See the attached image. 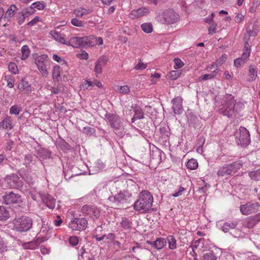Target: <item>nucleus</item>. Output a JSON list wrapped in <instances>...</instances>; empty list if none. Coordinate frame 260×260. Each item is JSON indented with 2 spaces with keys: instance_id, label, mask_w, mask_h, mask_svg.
<instances>
[{
  "instance_id": "1",
  "label": "nucleus",
  "mask_w": 260,
  "mask_h": 260,
  "mask_svg": "<svg viewBox=\"0 0 260 260\" xmlns=\"http://www.w3.org/2000/svg\"><path fill=\"white\" fill-rule=\"evenodd\" d=\"M153 197L147 190H143L139 194L138 199L134 204L136 210L146 211L151 207L153 202Z\"/></svg>"
},
{
  "instance_id": "2",
  "label": "nucleus",
  "mask_w": 260,
  "mask_h": 260,
  "mask_svg": "<svg viewBox=\"0 0 260 260\" xmlns=\"http://www.w3.org/2000/svg\"><path fill=\"white\" fill-rule=\"evenodd\" d=\"M236 101L231 94H226L223 99L222 103L219 106V112L224 116L230 117L234 112Z\"/></svg>"
},
{
  "instance_id": "3",
  "label": "nucleus",
  "mask_w": 260,
  "mask_h": 260,
  "mask_svg": "<svg viewBox=\"0 0 260 260\" xmlns=\"http://www.w3.org/2000/svg\"><path fill=\"white\" fill-rule=\"evenodd\" d=\"M157 18L158 20L162 24H172L178 21L179 16L174 10L167 9L160 13Z\"/></svg>"
},
{
  "instance_id": "4",
  "label": "nucleus",
  "mask_w": 260,
  "mask_h": 260,
  "mask_svg": "<svg viewBox=\"0 0 260 260\" xmlns=\"http://www.w3.org/2000/svg\"><path fill=\"white\" fill-rule=\"evenodd\" d=\"M35 63L42 75L43 77H47L49 74L47 67L49 64L48 56L46 54L38 56L35 59Z\"/></svg>"
},
{
  "instance_id": "5",
  "label": "nucleus",
  "mask_w": 260,
  "mask_h": 260,
  "mask_svg": "<svg viewBox=\"0 0 260 260\" xmlns=\"http://www.w3.org/2000/svg\"><path fill=\"white\" fill-rule=\"evenodd\" d=\"M31 219L27 217H22L16 220L15 226L17 231L26 232L32 226Z\"/></svg>"
},
{
  "instance_id": "6",
  "label": "nucleus",
  "mask_w": 260,
  "mask_h": 260,
  "mask_svg": "<svg viewBox=\"0 0 260 260\" xmlns=\"http://www.w3.org/2000/svg\"><path fill=\"white\" fill-rule=\"evenodd\" d=\"M87 220L84 218L75 217L69 222V227L74 231H84L87 226Z\"/></svg>"
},
{
  "instance_id": "7",
  "label": "nucleus",
  "mask_w": 260,
  "mask_h": 260,
  "mask_svg": "<svg viewBox=\"0 0 260 260\" xmlns=\"http://www.w3.org/2000/svg\"><path fill=\"white\" fill-rule=\"evenodd\" d=\"M242 167V165L238 162H234L230 165L222 167L217 172V175L220 176H224L231 175L237 172Z\"/></svg>"
},
{
  "instance_id": "8",
  "label": "nucleus",
  "mask_w": 260,
  "mask_h": 260,
  "mask_svg": "<svg viewBox=\"0 0 260 260\" xmlns=\"http://www.w3.org/2000/svg\"><path fill=\"white\" fill-rule=\"evenodd\" d=\"M103 44V40L101 37H96L93 35L83 37V47H92Z\"/></svg>"
},
{
  "instance_id": "9",
  "label": "nucleus",
  "mask_w": 260,
  "mask_h": 260,
  "mask_svg": "<svg viewBox=\"0 0 260 260\" xmlns=\"http://www.w3.org/2000/svg\"><path fill=\"white\" fill-rule=\"evenodd\" d=\"M260 221V212L254 216L247 217L243 222V227L249 229L253 228Z\"/></svg>"
},
{
  "instance_id": "10",
  "label": "nucleus",
  "mask_w": 260,
  "mask_h": 260,
  "mask_svg": "<svg viewBox=\"0 0 260 260\" xmlns=\"http://www.w3.org/2000/svg\"><path fill=\"white\" fill-rule=\"evenodd\" d=\"M5 181L7 184V187L16 188L21 186V183L19 181V177L16 174L7 176Z\"/></svg>"
},
{
  "instance_id": "11",
  "label": "nucleus",
  "mask_w": 260,
  "mask_h": 260,
  "mask_svg": "<svg viewBox=\"0 0 260 260\" xmlns=\"http://www.w3.org/2000/svg\"><path fill=\"white\" fill-rule=\"evenodd\" d=\"M149 12L148 9L146 7H142L138 9L133 10L129 14L128 16L130 18L135 19L146 16Z\"/></svg>"
},
{
  "instance_id": "12",
  "label": "nucleus",
  "mask_w": 260,
  "mask_h": 260,
  "mask_svg": "<svg viewBox=\"0 0 260 260\" xmlns=\"http://www.w3.org/2000/svg\"><path fill=\"white\" fill-rule=\"evenodd\" d=\"M4 200L5 203L8 205L18 203L20 200V196L13 191L6 193L5 196H4Z\"/></svg>"
},
{
  "instance_id": "13",
  "label": "nucleus",
  "mask_w": 260,
  "mask_h": 260,
  "mask_svg": "<svg viewBox=\"0 0 260 260\" xmlns=\"http://www.w3.org/2000/svg\"><path fill=\"white\" fill-rule=\"evenodd\" d=\"M182 99L181 97L178 96L174 98L172 100V103L173 104L172 108L174 110V112L176 114H179L182 111Z\"/></svg>"
},
{
  "instance_id": "14",
  "label": "nucleus",
  "mask_w": 260,
  "mask_h": 260,
  "mask_svg": "<svg viewBox=\"0 0 260 260\" xmlns=\"http://www.w3.org/2000/svg\"><path fill=\"white\" fill-rule=\"evenodd\" d=\"M50 35L58 43L68 45V41L66 40L64 34L52 30L50 31Z\"/></svg>"
},
{
  "instance_id": "15",
  "label": "nucleus",
  "mask_w": 260,
  "mask_h": 260,
  "mask_svg": "<svg viewBox=\"0 0 260 260\" xmlns=\"http://www.w3.org/2000/svg\"><path fill=\"white\" fill-rule=\"evenodd\" d=\"M239 139L243 144L247 145L250 142V135L248 131L244 127H240Z\"/></svg>"
},
{
  "instance_id": "16",
  "label": "nucleus",
  "mask_w": 260,
  "mask_h": 260,
  "mask_svg": "<svg viewBox=\"0 0 260 260\" xmlns=\"http://www.w3.org/2000/svg\"><path fill=\"white\" fill-rule=\"evenodd\" d=\"M259 205L257 202H251L241 206L240 211H255L258 210Z\"/></svg>"
},
{
  "instance_id": "17",
  "label": "nucleus",
  "mask_w": 260,
  "mask_h": 260,
  "mask_svg": "<svg viewBox=\"0 0 260 260\" xmlns=\"http://www.w3.org/2000/svg\"><path fill=\"white\" fill-rule=\"evenodd\" d=\"M106 62L107 60L104 57H100L96 61L94 71L97 77H99L100 75H101L103 67L106 64Z\"/></svg>"
},
{
  "instance_id": "18",
  "label": "nucleus",
  "mask_w": 260,
  "mask_h": 260,
  "mask_svg": "<svg viewBox=\"0 0 260 260\" xmlns=\"http://www.w3.org/2000/svg\"><path fill=\"white\" fill-rule=\"evenodd\" d=\"M68 46H72L74 48L83 47V37L71 38L68 42Z\"/></svg>"
},
{
  "instance_id": "19",
  "label": "nucleus",
  "mask_w": 260,
  "mask_h": 260,
  "mask_svg": "<svg viewBox=\"0 0 260 260\" xmlns=\"http://www.w3.org/2000/svg\"><path fill=\"white\" fill-rule=\"evenodd\" d=\"M107 119L113 128L117 129L120 126L121 121L118 115L109 114L107 116Z\"/></svg>"
},
{
  "instance_id": "20",
  "label": "nucleus",
  "mask_w": 260,
  "mask_h": 260,
  "mask_svg": "<svg viewBox=\"0 0 260 260\" xmlns=\"http://www.w3.org/2000/svg\"><path fill=\"white\" fill-rule=\"evenodd\" d=\"M17 88L20 91H24L26 93H29L31 91V87L28 82L24 79L19 82Z\"/></svg>"
},
{
  "instance_id": "21",
  "label": "nucleus",
  "mask_w": 260,
  "mask_h": 260,
  "mask_svg": "<svg viewBox=\"0 0 260 260\" xmlns=\"http://www.w3.org/2000/svg\"><path fill=\"white\" fill-rule=\"evenodd\" d=\"M92 11L90 9H86L83 7H79L75 9L74 11V14L77 17H84L90 14Z\"/></svg>"
},
{
  "instance_id": "22",
  "label": "nucleus",
  "mask_w": 260,
  "mask_h": 260,
  "mask_svg": "<svg viewBox=\"0 0 260 260\" xmlns=\"http://www.w3.org/2000/svg\"><path fill=\"white\" fill-rule=\"evenodd\" d=\"M257 76V68L254 65H251L249 68L248 81H254Z\"/></svg>"
},
{
  "instance_id": "23",
  "label": "nucleus",
  "mask_w": 260,
  "mask_h": 260,
  "mask_svg": "<svg viewBox=\"0 0 260 260\" xmlns=\"http://www.w3.org/2000/svg\"><path fill=\"white\" fill-rule=\"evenodd\" d=\"M17 11V8L15 5H11L4 15L5 20H9L13 16L15 15Z\"/></svg>"
},
{
  "instance_id": "24",
  "label": "nucleus",
  "mask_w": 260,
  "mask_h": 260,
  "mask_svg": "<svg viewBox=\"0 0 260 260\" xmlns=\"http://www.w3.org/2000/svg\"><path fill=\"white\" fill-rule=\"evenodd\" d=\"M43 200L45 201L47 206L50 209L53 210L54 209L55 206V201L52 197L47 194L44 195Z\"/></svg>"
},
{
  "instance_id": "25",
  "label": "nucleus",
  "mask_w": 260,
  "mask_h": 260,
  "mask_svg": "<svg viewBox=\"0 0 260 260\" xmlns=\"http://www.w3.org/2000/svg\"><path fill=\"white\" fill-rule=\"evenodd\" d=\"M251 46L248 42H246L243 49V52L240 58L243 60V63H245L250 53Z\"/></svg>"
},
{
  "instance_id": "26",
  "label": "nucleus",
  "mask_w": 260,
  "mask_h": 260,
  "mask_svg": "<svg viewBox=\"0 0 260 260\" xmlns=\"http://www.w3.org/2000/svg\"><path fill=\"white\" fill-rule=\"evenodd\" d=\"M167 244L166 240L163 238H157L155 240V249L160 250L162 249Z\"/></svg>"
},
{
  "instance_id": "27",
  "label": "nucleus",
  "mask_w": 260,
  "mask_h": 260,
  "mask_svg": "<svg viewBox=\"0 0 260 260\" xmlns=\"http://www.w3.org/2000/svg\"><path fill=\"white\" fill-rule=\"evenodd\" d=\"M1 126L4 129H11L13 125L10 118L9 117H6L1 122Z\"/></svg>"
},
{
  "instance_id": "28",
  "label": "nucleus",
  "mask_w": 260,
  "mask_h": 260,
  "mask_svg": "<svg viewBox=\"0 0 260 260\" xmlns=\"http://www.w3.org/2000/svg\"><path fill=\"white\" fill-rule=\"evenodd\" d=\"M23 247L25 249H35L38 246V242L36 240L22 243Z\"/></svg>"
},
{
  "instance_id": "29",
  "label": "nucleus",
  "mask_w": 260,
  "mask_h": 260,
  "mask_svg": "<svg viewBox=\"0 0 260 260\" xmlns=\"http://www.w3.org/2000/svg\"><path fill=\"white\" fill-rule=\"evenodd\" d=\"M217 257L213 251H207L201 257V260H216Z\"/></svg>"
},
{
  "instance_id": "30",
  "label": "nucleus",
  "mask_w": 260,
  "mask_h": 260,
  "mask_svg": "<svg viewBox=\"0 0 260 260\" xmlns=\"http://www.w3.org/2000/svg\"><path fill=\"white\" fill-rule=\"evenodd\" d=\"M21 58L22 60H25L29 56L30 51L27 45H24L21 49Z\"/></svg>"
},
{
  "instance_id": "31",
  "label": "nucleus",
  "mask_w": 260,
  "mask_h": 260,
  "mask_svg": "<svg viewBox=\"0 0 260 260\" xmlns=\"http://www.w3.org/2000/svg\"><path fill=\"white\" fill-rule=\"evenodd\" d=\"M135 115L132 118V122H134L136 119H141L143 118L144 117V113L142 110V109L139 107H136L135 109Z\"/></svg>"
},
{
  "instance_id": "32",
  "label": "nucleus",
  "mask_w": 260,
  "mask_h": 260,
  "mask_svg": "<svg viewBox=\"0 0 260 260\" xmlns=\"http://www.w3.org/2000/svg\"><path fill=\"white\" fill-rule=\"evenodd\" d=\"M83 85L86 89H87L88 87L92 86H96L98 87L99 88L102 87V83L100 81L97 80H94L93 82V83L91 82V81L86 80L84 82Z\"/></svg>"
},
{
  "instance_id": "33",
  "label": "nucleus",
  "mask_w": 260,
  "mask_h": 260,
  "mask_svg": "<svg viewBox=\"0 0 260 260\" xmlns=\"http://www.w3.org/2000/svg\"><path fill=\"white\" fill-rule=\"evenodd\" d=\"M167 240L169 243V247L170 249L174 250L177 248L176 240L174 236H169L167 237Z\"/></svg>"
},
{
  "instance_id": "34",
  "label": "nucleus",
  "mask_w": 260,
  "mask_h": 260,
  "mask_svg": "<svg viewBox=\"0 0 260 260\" xmlns=\"http://www.w3.org/2000/svg\"><path fill=\"white\" fill-rule=\"evenodd\" d=\"M120 224L125 230H129L132 228V222L126 217L122 218Z\"/></svg>"
},
{
  "instance_id": "35",
  "label": "nucleus",
  "mask_w": 260,
  "mask_h": 260,
  "mask_svg": "<svg viewBox=\"0 0 260 260\" xmlns=\"http://www.w3.org/2000/svg\"><path fill=\"white\" fill-rule=\"evenodd\" d=\"M186 167L190 170H195L198 167V163L197 160L191 158L188 161L186 164Z\"/></svg>"
},
{
  "instance_id": "36",
  "label": "nucleus",
  "mask_w": 260,
  "mask_h": 260,
  "mask_svg": "<svg viewBox=\"0 0 260 260\" xmlns=\"http://www.w3.org/2000/svg\"><path fill=\"white\" fill-rule=\"evenodd\" d=\"M142 29L146 33L149 34L152 31L153 26L150 23H145L141 25Z\"/></svg>"
},
{
  "instance_id": "37",
  "label": "nucleus",
  "mask_w": 260,
  "mask_h": 260,
  "mask_svg": "<svg viewBox=\"0 0 260 260\" xmlns=\"http://www.w3.org/2000/svg\"><path fill=\"white\" fill-rule=\"evenodd\" d=\"M116 90L120 94H127L130 92V88L128 85L117 86Z\"/></svg>"
},
{
  "instance_id": "38",
  "label": "nucleus",
  "mask_w": 260,
  "mask_h": 260,
  "mask_svg": "<svg viewBox=\"0 0 260 260\" xmlns=\"http://www.w3.org/2000/svg\"><path fill=\"white\" fill-rule=\"evenodd\" d=\"M45 7V4L44 2L37 1L31 4V8H37L39 10H43Z\"/></svg>"
},
{
  "instance_id": "39",
  "label": "nucleus",
  "mask_w": 260,
  "mask_h": 260,
  "mask_svg": "<svg viewBox=\"0 0 260 260\" xmlns=\"http://www.w3.org/2000/svg\"><path fill=\"white\" fill-rule=\"evenodd\" d=\"M5 80L7 82V86L9 88H13L14 86L15 79L14 76L9 75L5 76Z\"/></svg>"
},
{
  "instance_id": "40",
  "label": "nucleus",
  "mask_w": 260,
  "mask_h": 260,
  "mask_svg": "<svg viewBox=\"0 0 260 260\" xmlns=\"http://www.w3.org/2000/svg\"><path fill=\"white\" fill-rule=\"evenodd\" d=\"M181 75V72L178 71H172L169 73V78L173 80H176Z\"/></svg>"
},
{
  "instance_id": "41",
  "label": "nucleus",
  "mask_w": 260,
  "mask_h": 260,
  "mask_svg": "<svg viewBox=\"0 0 260 260\" xmlns=\"http://www.w3.org/2000/svg\"><path fill=\"white\" fill-rule=\"evenodd\" d=\"M226 59L227 55L225 54H223L219 59L216 60V68L221 66L226 61Z\"/></svg>"
},
{
  "instance_id": "42",
  "label": "nucleus",
  "mask_w": 260,
  "mask_h": 260,
  "mask_svg": "<svg viewBox=\"0 0 260 260\" xmlns=\"http://www.w3.org/2000/svg\"><path fill=\"white\" fill-rule=\"evenodd\" d=\"M60 76V67L58 66L54 67L52 71V77L54 79H57Z\"/></svg>"
},
{
  "instance_id": "43",
  "label": "nucleus",
  "mask_w": 260,
  "mask_h": 260,
  "mask_svg": "<svg viewBox=\"0 0 260 260\" xmlns=\"http://www.w3.org/2000/svg\"><path fill=\"white\" fill-rule=\"evenodd\" d=\"M8 69L9 71L15 74L18 73L17 66L14 62H10L8 65Z\"/></svg>"
},
{
  "instance_id": "44",
  "label": "nucleus",
  "mask_w": 260,
  "mask_h": 260,
  "mask_svg": "<svg viewBox=\"0 0 260 260\" xmlns=\"http://www.w3.org/2000/svg\"><path fill=\"white\" fill-rule=\"evenodd\" d=\"M173 61L174 62V68L175 69H180L184 66L183 62L179 58H174Z\"/></svg>"
},
{
  "instance_id": "45",
  "label": "nucleus",
  "mask_w": 260,
  "mask_h": 260,
  "mask_svg": "<svg viewBox=\"0 0 260 260\" xmlns=\"http://www.w3.org/2000/svg\"><path fill=\"white\" fill-rule=\"evenodd\" d=\"M21 111V108L17 105H13L10 109V113L11 114L18 115Z\"/></svg>"
},
{
  "instance_id": "46",
  "label": "nucleus",
  "mask_w": 260,
  "mask_h": 260,
  "mask_svg": "<svg viewBox=\"0 0 260 260\" xmlns=\"http://www.w3.org/2000/svg\"><path fill=\"white\" fill-rule=\"evenodd\" d=\"M147 67V64L143 62L141 60L139 61L138 63L136 64L134 69L136 70H143L146 69Z\"/></svg>"
},
{
  "instance_id": "47",
  "label": "nucleus",
  "mask_w": 260,
  "mask_h": 260,
  "mask_svg": "<svg viewBox=\"0 0 260 260\" xmlns=\"http://www.w3.org/2000/svg\"><path fill=\"white\" fill-rule=\"evenodd\" d=\"M69 242L71 245L75 246L78 245L79 243V240L76 236H71L69 239Z\"/></svg>"
},
{
  "instance_id": "48",
  "label": "nucleus",
  "mask_w": 260,
  "mask_h": 260,
  "mask_svg": "<svg viewBox=\"0 0 260 260\" xmlns=\"http://www.w3.org/2000/svg\"><path fill=\"white\" fill-rule=\"evenodd\" d=\"M72 25L77 27H82L84 26V22L77 18H73L71 21Z\"/></svg>"
},
{
  "instance_id": "49",
  "label": "nucleus",
  "mask_w": 260,
  "mask_h": 260,
  "mask_svg": "<svg viewBox=\"0 0 260 260\" xmlns=\"http://www.w3.org/2000/svg\"><path fill=\"white\" fill-rule=\"evenodd\" d=\"M8 250L7 246L6 243L4 241V240L0 238V252L2 254L5 251Z\"/></svg>"
},
{
  "instance_id": "50",
  "label": "nucleus",
  "mask_w": 260,
  "mask_h": 260,
  "mask_svg": "<svg viewBox=\"0 0 260 260\" xmlns=\"http://www.w3.org/2000/svg\"><path fill=\"white\" fill-rule=\"evenodd\" d=\"M151 84H155L160 78V74L155 73L153 74H151Z\"/></svg>"
},
{
  "instance_id": "51",
  "label": "nucleus",
  "mask_w": 260,
  "mask_h": 260,
  "mask_svg": "<svg viewBox=\"0 0 260 260\" xmlns=\"http://www.w3.org/2000/svg\"><path fill=\"white\" fill-rule=\"evenodd\" d=\"M217 27V24L215 23H212L210 26L208 27L209 34L212 35L216 32Z\"/></svg>"
},
{
  "instance_id": "52",
  "label": "nucleus",
  "mask_w": 260,
  "mask_h": 260,
  "mask_svg": "<svg viewBox=\"0 0 260 260\" xmlns=\"http://www.w3.org/2000/svg\"><path fill=\"white\" fill-rule=\"evenodd\" d=\"M96 208L95 206L91 205H85L83 206L82 211H91L96 210Z\"/></svg>"
},
{
  "instance_id": "53",
  "label": "nucleus",
  "mask_w": 260,
  "mask_h": 260,
  "mask_svg": "<svg viewBox=\"0 0 260 260\" xmlns=\"http://www.w3.org/2000/svg\"><path fill=\"white\" fill-rule=\"evenodd\" d=\"M258 5L259 4L257 2L253 1L251 3V6L249 8V12L251 13L255 12Z\"/></svg>"
},
{
  "instance_id": "54",
  "label": "nucleus",
  "mask_w": 260,
  "mask_h": 260,
  "mask_svg": "<svg viewBox=\"0 0 260 260\" xmlns=\"http://www.w3.org/2000/svg\"><path fill=\"white\" fill-rule=\"evenodd\" d=\"M9 213V212H0V220L5 221L8 219L10 217Z\"/></svg>"
},
{
  "instance_id": "55",
  "label": "nucleus",
  "mask_w": 260,
  "mask_h": 260,
  "mask_svg": "<svg viewBox=\"0 0 260 260\" xmlns=\"http://www.w3.org/2000/svg\"><path fill=\"white\" fill-rule=\"evenodd\" d=\"M250 177L254 180H259V177L258 175L257 170L254 171H251L249 173Z\"/></svg>"
},
{
  "instance_id": "56",
  "label": "nucleus",
  "mask_w": 260,
  "mask_h": 260,
  "mask_svg": "<svg viewBox=\"0 0 260 260\" xmlns=\"http://www.w3.org/2000/svg\"><path fill=\"white\" fill-rule=\"evenodd\" d=\"M244 16L241 13H238L235 17V21L236 23H239L244 20Z\"/></svg>"
},
{
  "instance_id": "57",
  "label": "nucleus",
  "mask_w": 260,
  "mask_h": 260,
  "mask_svg": "<svg viewBox=\"0 0 260 260\" xmlns=\"http://www.w3.org/2000/svg\"><path fill=\"white\" fill-rule=\"evenodd\" d=\"M184 190H185V188L184 187H183L182 186H180L179 188L178 191L175 192L174 193H173L172 194V196L174 197H177L179 196H181V195H182V192H183V191Z\"/></svg>"
},
{
  "instance_id": "58",
  "label": "nucleus",
  "mask_w": 260,
  "mask_h": 260,
  "mask_svg": "<svg viewBox=\"0 0 260 260\" xmlns=\"http://www.w3.org/2000/svg\"><path fill=\"white\" fill-rule=\"evenodd\" d=\"M39 21H40V18L38 16H36L35 18H34L32 20L30 21L27 23V25L29 26H33Z\"/></svg>"
},
{
  "instance_id": "59",
  "label": "nucleus",
  "mask_w": 260,
  "mask_h": 260,
  "mask_svg": "<svg viewBox=\"0 0 260 260\" xmlns=\"http://www.w3.org/2000/svg\"><path fill=\"white\" fill-rule=\"evenodd\" d=\"M244 63H243V60L240 58H238L234 60V65L236 67H240Z\"/></svg>"
},
{
  "instance_id": "60",
  "label": "nucleus",
  "mask_w": 260,
  "mask_h": 260,
  "mask_svg": "<svg viewBox=\"0 0 260 260\" xmlns=\"http://www.w3.org/2000/svg\"><path fill=\"white\" fill-rule=\"evenodd\" d=\"M19 16L18 17V23L19 24L21 25L24 22L25 17L24 14L23 13L19 14Z\"/></svg>"
},
{
  "instance_id": "61",
  "label": "nucleus",
  "mask_w": 260,
  "mask_h": 260,
  "mask_svg": "<svg viewBox=\"0 0 260 260\" xmlns=\"http://www.w3.org/2000/svg\"><path fill=\"white\" fill-rule=\"evenodd\" d=\"M231 229L230 225H228V222L224 223L223 225L221 226V230L223 231L224 233L228 232Z\"/></svg>"
},
{
  "instance_id": "62",
  "label": "nucleus",
  "mask_w": 260,
  "mask_h": 260,
  "mask_svg": "<svg viewBox=\"0 0 260 260\" xmlns=\"http://www.w3.org/2000/svg\"><path fill=\"white\" fill-rule=\"evenodd\" d=\"M223 77L224 79L229 80H231L232 79V76L230 74L229 71H228L224 72L223 75Z\"/></svg>"
},
{
  "instance_id": "63",
  "label": "nucleus",
  "mask_w": 260,
  "mask_h": 260,
  "mask_svg": "<svg viewBox=\"0 0 260 260\" xmlns=\"http://www.w3.org/2000/svg\"><path fill=\"white\" fill-rule=\"evenodd\" d=\"M57 219H55L54 220L53 222H54V224L56 226H58L60 225V224H61V223L62 222V220L59 216L58 215L57 216Z\"/></svg>"
},
{
  "instance_id": "64",
  "label": "nucleus",
  "mask_w": 260,
  "mask_h": 260,
  "mask_svg": "<svg viewBox=\"0 0 260 260\" xmlns=\"http://www.w3.org/2000/svg\"><path fill=\"white\" fill-rule=\"evenodd\" d=\"M238 223V221L237 220H234L232 221L231 223H228V225H230L231 229H233L236 227Z\"/></svg>"
}]
</instances>
